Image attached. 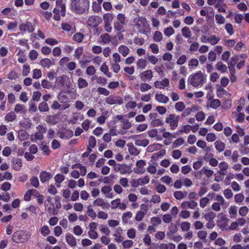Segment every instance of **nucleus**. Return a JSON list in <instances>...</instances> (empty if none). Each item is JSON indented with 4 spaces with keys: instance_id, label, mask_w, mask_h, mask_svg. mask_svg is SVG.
I'll list each match as a JSON object with an SVG mask.
<instances>
[{
    "instance_id": "1",
    "label": "nucleus",
    "mask_w": 249,
    "mask_h": 249,
    "mask_svg": "<svg viewBox=\"0 0 249 249\" xmlns=\"http://www.w3.org/2000/svg\"><path fill=\"white\" fill-rule=\"evenodd\" d=\"M89 0H71L70 9L76 14L82 15L89 11Z\"/></svg>"
},
{
    "instance_id": "2",
    "label": "nucleus",
    "mask_w": 249,
    "mask_h": 249,
    "mask_svg": "<svg viewBox=\"0 0 249 249\" xmlns=\"http://www.w3.org/2000/svg\"><path fill=\"white\" fill-rule=\"evenodd\" d=\"M206 80V75L199 71L195 74L190 75L188 82L193 87H197L203 85Z\"/></svg>"
},
{
    "instance_id": "3",
    "label": "nucleus",
    "mask_w": 249,
    "mask_h": 249,
    "mask_svg": "<svg viewBox=\"0 0 249 249\" xmlns=\"http://www.w3.org/2000/svg\"><path fill=\"white\" fill-rule=\"evenodd\" d=\"M30 238V234L24 231H19L14 232L12 235V240L16 243H22Z\"/></svg>"
},
{
    "instance_id": "4",
    "label": "nucleus",
    "mask_w": 249,
    "mask_h": 249,
    "mask_svg": "<svg viewBox=\"0 0 249 249\" xmlns=\"http://www.w3.org/2000/svg\"><path fill=\"white\" fill-rule=\"evenodd\" d=\"M125 17L123 14H119L117 16V21L114 22V27L116 31L121 32L124 31L125 25Z\"/></svg>"
},
{
    "instance_id": "5",
    "label": "nucleus",
    "mask_w": 249,
    "mask_h": 249,
    "mask_svg": "<svg viewBox=\"0 0 249 249\" xmlns=\"http://www.w3.org/2000/svg\"><path fill=\"white\" fill-rule=\"evenodd\" d=\"M135 25L138 31L141 33H145L149 30L146 19L143 17L139 18Z\"/></svg>"
},
{
    "instance_id": "6",
    "label": "nucleus",
    "mask_w": 249,
    "mask_h": 249,
    "mask_svg": "<svg viewBox=\"0 0 249 249\" xmlns=\"http://www.w3.org/2000/svg\"><path fill=\"white\" fill-rule=\"evenodd\" d=\"M37 131L34 135H31L30 139L32 142L37 140H42L44 138L43 134L47 132V128L42 125H38L36 127Z\"/></svg>"
},
{
    "instance_id": "7",
    "label": "nucleus",
    "mask_w": 249,
    "mask_h": 249,
    "mask_svg": "<svg viewBox=\"0 0 249 249\" xmlns=\"http://www.w3.org/2000/svg\"><path fill=\"white\" fill-rule=\"evenodd\" d=\"M103 21L101 17L92 15L89 17L87 21V24L88 26L92 28L97 27Z\"/></svg>"
},
{
    "instance_id": "8",
    "label": "nucleus",
    "mask_w": 249,
    "mask_h": 249,
    "mask_svg": "<svg viewBox=\"0 0 249 249\" xmlns=\"http://www.w3.org/2000/svg\"><path fill=\"white\" fill-rule=\"evenodd\" d=\"M179 120V116H176L175 114H170L168 117L166 119L165 122L166 123L170 124L172 130H175L178 125Z\"/></svg>"
},
{
    "instance_id": "9",
    "label": "nucleus",
    "mask_w": 249,
    "mask_h": 249,
    "mask_svg": "<svg viewBox=\"0 0 249 249\" xmlns=\"http://www.w3.org/2000/svg\"><path fill=\"white\" fill-rule=\"evenodd\" d=\"M65 91H61L57 95V98L58 101L63 104V109H66L70 107V100L68 96L64 93Z\"/></svg>"
},
{
    "instance_id": "10",
    "label": "nucleus",
    "mask_w": 249,
    "mask_h": 249,
    "mask_svg": "<svg viewBox=\"0 0 249 249\" xmlns=\"http://www.w3.org/2000/svg\"><path fill=\"white\" fill-rule=\"evenodd\" d=\"M57 134L61 139L67 140L72 137L73 133L72 130L65 128L58 131Z\"/></svg>"
},
{
    "instance_id": "11",
    "label": "nucleus",
    "mask_w": 249,
    "mask_h": 249,
    "mask_svg": "<svg viewBox=\"0 0 249 249\" xmlns=\"http://www.w3.org/2000/svg\"><path fill=\"white\" fill-rule=\"evenodd\" d=\"M19 30L22 32H28L31 33L34 31L35 27L31 22L27 21L19 24Z\"/></svg>"
},
{
    "instance_id": "12",
    "label": "nucleus",
    "mask_w": 249,
    "mask_h": 249,
    "mask_svg": "<svg viewBox=\"0 0 249 249\" xmlns=\"http://www.w3.org/2000/svg\"><path fill=\"white\" fill-rule=\"evenodd\" d=\"M146 165V162L144 160H138L136 163V168H134V172L136 174H143L145 171L144 166Z\"/></svg>"
},
{
    "instance_id": "13",
    "label": "nucleus",
    "mask_w": 249,
    "mask_h": 249,
    "mask_svg": "<svg viewBox=\"0 0 249 249\" xmlns=\"http://www.w3.org/2000/svg\"><path fill=\"white\" fill-rule=\"evenodd\" d=\"M93 205L94 206H100L105 209H108L110 208V204L107 202H105L104 200L101 198H97L93 202Z\"/></svg>"
},
{
    "instance_id": "14",
    "label": "nucleus",
    "mask_w": 249,
    "mask_h": 249,
    "mask_svg": "<svg viewBox=\"0 0 249 249\" xmlns=\"http://www.w3.org/2000/svg\"><path fill=\"white\" fill-rule=\"evenodd\" d=\"M106 102L107 104L112 105L115 104L121 105L123 103V100L119 96H109L106 99Z\"/></svg>"
},
{
    "instance_id": "15",
    "label": "nucleus",
    "mask_w": 249,
    "mask_h": 249,
    "mask_svg": "<svg viewBox=\"0 0 249 249\" xmlns=\"http://www.w3.org/2000/svg\"><path fill=\"white\" fill-rule=\"evenodd\" d=\"M54 9H56L58 11L60 12L61 15L62 17L65 16L66 4L63 0H56V6Z\"/></svg>"
},
{
    "instance_id": "16",
    "label": "nucleus",
    "mask_w": 249,
    "mask_h": 249,
    "mask_svg": "<svg viewBox=\"0 0 249 249\" xmlns=\"http://www.w3.org/2000/svg\"><path fill=\"white\" fill-rule=\"evenodd\" d=\"M53 177V175L50 172L45 171H41L39 174V178L41 183L48 182Z\"/></svg>"
},
{
    "instance_id": "17",
    "label": "nucleus",
    "mask_w": 249,
    "mask_h": 249,
    "mask_svg": "<svg viewBox=\"0 0 249 249\" xmlns=\"http://www.w3.org/2000/svg\"><path fill=\"white\" fill-rule=\"evenodd\" d=\"M140 76L141 79L144 82L150 81L153 77V72L151 70H147L142 72Z\"/></svg>"
},
{
    "instance_id": "18",
    "label": "nucleus",
    "mask_w": 249,
    "mask_h": 249,
    "mask_svg": "<svg viewBox=\"0 0 249 249\" xmlns=\"http://www.w3.org/2000/svg\"><path fill=\"white\" fill-rule=\"evenodd\" d=\"M22 165V160L20 159L13 158L12 160V168L16 171H19Z\"/></svg>"
},
{
    "instance_id": "19",
    "label": "nucleus",
    "mask_w": 249,
    "mask_h": 249,
    "mask_svg": "<svg viewBox=\"0 0 249 249\" xmlns=\"http://www.w3.org/2000/svg\"><path fill=\"white\" fill-rule=\"evenodd\" d=\"M122 229L119 227L116 229L115 233L113 234V236L115 237L114 240L117 243H121L123 240L122 236Z\"/></svg>"
},
{
    "instance_id": "20",
    "label": "nucleus",
    "mask_w": 249,
    "mask_h": 249,
    "mask_svg": "<svg viewBox=\"0 0 249 249\" xmlns=\"http://www.w3.org/2000/svg\"><path fill=\"white\" fill-rule=\"evenodd\" d=\"M155 86L157 88L161 89L162 87H168L169 85V80L167 78H164L161 81H156L154 83Z\"/></svg>"
},
{
    "instance_id": "21",
    "label": "nucleus",
    "mask_w": 249,
    "mask_h": 249,
    "mask_svg": "<svg viewBox=\"0 0 249 249\" xmlns=\"http://www.w3.org/2000/svg\"><path fill=\"white\" fill-rule=\"evenodd\" d=\"M155 99L159 103L166 104L169 100V98L163 94H157L155 95Z\"/></svg>"
},
{
    "instance_id": "22",
    "label": "nucleus",
    "mask_w": 249,
    "mask_h": 249,
    "mask_svg": "<svg viewBox=\"0 0 249 249\" xmlns=\"http://www.w3.org/2000/svg\"><path fill=\"white\" fill-rule=\"evenodd\" d=\"M66 76L64 75L56 78L55 85L58 88H62L65 85Z\"/></svg>"
},
{
    "instance_id": "23",
    "label": "nucleus",
    "mask_w": 249,
    "mask_h": 249,
    "mask_svg": "<svg viewBox=\"0 0 249 249\" xmlns=\"http://www.w3.org/2000/svg\"><path fill=\"white\" fill-rule=\"evenodd\" d=\"M66 240L67 243L71 247H75L76 245L75 238L71 234L66 235Z\"/></svg>"
},
{
    "instance_id": "24",
    "label": "nucleus",
    "mask_w": 249,
    "mask_h": 249,
    "mask_svg": "<svg viewBox=\"0 0 249 249\" xmlns=\"http://www.w3.org/2000/svg\"><path fill=\"white\" fill-rule=\"evenodd\" d=\"M58 120V117L56 115H48L46 117L47 123L53 125L56 124Z\"/></svg>"
},
{
    "instance_id": "25",
    "label": "nucleus",
    "mask_w": 249,
    "mask_h": 249,
    "mask_svg": "<svg viewBox=\"0 0 249 249\" xmlns=\"http://www.w3.org/2000/svg\"><path fill=\"white\" fill-rule=\"evenodd\" d=\"M118 51L124 57H125L129 53L130 50L126 46L122 45L119 47Z\"/></svg>"
},
{
    "instance_id": "26",
    "label": "nucleus",
    "mask_w": 249,
    "mask_h": 249,
    "mask_svg": "<svg viewBox=\"0 0 249 249\" xmlns=\"http://www.w3.org/2000/svg\"><path fill=\"white\" fill-rule=\"evenodd\" d=\"M215 68L222 73H225L227 71V67L221 61L218 62L215 65Z\"/></svg>"
},
{
    "instance_id": "27",
    "label": "nucleus",
    "mask_w": 249,
    "mask_h": 249,
    "mask_svg": "<svg viewBox=\"0 0 249 249\" xmlns=\"http://www.w3.org/2000/svg\"><path fill=\"white\" fill-rule=\"evenodd\" d=\"M77 86L80 89L86 88L88 86V83L86 79L80 77L77 80Z\"/></svg>"
},
{
    "instance_id": "28",
    "label": "nucleus",
    "mask_w": 249,
    "mask_h": 249,
    "mask_svg": "<svg viewBox=\"0 0 249 249\" xmlns=\"http://www.w3.org/2000/svg\"><path fill=\"white\" fill-rule=\"evenodd\" d=\"M86 213L88 216L91 217L92 219H95L97 216V214L92 209L91 205H89L87 207Z\"/></svg>"
},
{
    "instance_id": "29",
    "label": "nucleus",
    "mask_w": 249,
    "mask_h": 249,
    "mask_svg": "<svg viewBox=\"0 0 249 249\" xmlns=\"http://www.w3.org/2000/svg\"><path fill=\"white\" fill-rule=\"evenodd\" d=\"M18 137L21 141L27 140L29 137V135L25 130H20L18 132Z\"/></svg>"
},
{
    "instance_id": "30",
    "label": "nucleus",
    "mask_w": 249,
    "mask_h": 249,
    "mask_svg": "<svg viewBox=\"0 0 249 249\" xmlns=\"http://www.w3.org/2000/svg\"><path fill=\"white\" fill-rule=\"evenodd\" d=\"M120 172L121 174H125L126 173H130L132 171L129 166L125 164H120Z\"/></svg>"
},
{
    "instance_id": "31",
    "label": "nucleus",
    "mask_w": 249,
    "mask_h": 249,
    "mask_svg": "<svg viewBox=\"0 0 249 249\" xmlns=\"http://www.w3.org/2000/svg\"><path fill=\"white\" fill-rule=\"evenodd\" d=\"M40 64L43 67L47 68L48 69H49L52 65H53V63L49 58H44L41 59L40 61Z\"/></svg>"
},
{
    "instance_id": "32",
    "label": "nucleus",
    "mask_w": 249,
    "mask_h": 249,
    "mask_svg": "<svg viewBox=\"0 0 249 249\" xmlns=\"http://www.w3.org/2000/svg\"><path fill=\"white\" fill-rule=\"evenodd\" d=\"M214 145L216 150L219 152H222L225 148V144L220 141H216L214 142Z\"/></svg>"
},
{
    "instance_id": "33",
    "label": "nucleus",
    "mask_w": 249,
    "mask_h": 249,
    "mask_svg": "<svg viewBox=\"0 0 249 249\" xmlns=\"http://www.w3.org/2000/svg\"><path fill=\"white\" fill-rule=\"evenodd\" d=\"M136 65L138 69L143 70L146 66V61L144 59H139L137 61Z\"/></svg>"
},
{
    "instance_id": "34",
    "label": "nucleus",
    "mask_w": 249,
    "mask_h": 249,
    "mask_svg": "<svg viewBox=\"0 0 249 249\" xmlns=\"http://www.w3.org/2000/svg\"><path fill=\"white\" fill-rule=\"evenodd\" d=\"M65 179V177L62 174H58L54 177V180L57 187H60V183Z\"/></svg>"
},
{
    "instance_id": "35",
    "label": "nucleus",
    "mask_w": 249,
    "mask_h": 249,
    "mask_svg": "<svg viewBox=\"0 0 249 249\" xmlns=\"http://www.w3.org/2000/svg\"><path fill=\"white\" fill-rule=\"evenodd\" d=\"M181 32L182 35L184 37L186 38H189L191 37L192 33L189 27L186 26L182 28Z\"/></svg>"
},
{
    "instance_id": "36",
    "label": "nucleus",
    "mask_w": 249,
    "mask_h": 249,
    "mask_svg": "<svg viewBox=\"0 0 249 249\" xmlns=\"http://www.w3.org/2000/svg\"><path fill=\"white\" fill-rule=\"evenodd\" d=\"M187 195V192L183 193L181 191H178L174 192V197L178 200H180L185 198Z\"/></svg>"
},
{
    "instance_id": "37",
    "label": "nucleus",
    "mask_w": 249,
    "mask_h": 249,
    "mask_svg": "<svg viewBox=\"0 0 249 249\" xmlns=\"http://www.w3.org/2000/svg\"><path fill=\"white\" fill-rule=\"evenodd\" d=\"M131 127V123L127 119H124L121 122V128L122 130H127Z\"/></svg>"
},
{
    "instance_id": "38",
    "label": "nucleus",
    "mask_w": 249,
    "mask_h": 249,
    "mask_svg": "<svg viewBox=\"0 0 249 249\" xmlns=\"http://www.w3.org/2000/svg\"><path fill=\"white\" fill-rule=\"evenodd\" d=\"M100 71L106 74L107 77H111L112 74L111 72L109 71V69L105 63H103L100 69Z\"/></svg>"
},
{
    "instance_id": "39",
    "label": "nucleus",
    "mask_w": 249,
    "mask_h": 249,
    "mask_svg": "<svg viewBox=\"0 0 249 249\" xmlns=\"http://www.w3.org/2000/svg\"><path fill=\"white\" fill-rule=\"evenodd\" d=\"M221 102L219 99H213L209 104V107L213 109H216L221 106Z\"/></svg>"
},
{
    "instance_id": "40",
    "label": "nucleus",
    "mask_w": 249,
    "mask_h": 249,
    "mask_svg": "<svg viewBox=\"0 0 249 249\" xmlns=\"http://www.w3.org/2000/svg\"><path fill=\"white\" fill-rule=\"evenodd\" d=\"M237 207L235 206H231L229 208V213L231 218H235L237 215Z\"/></svg>"
},
{
    "instance_id": "41",
    "label": "nucleus",
    "mask_w": 249,
    "mask_h": 249,
    "mask_svg": "<svg viewBox=\"0 0 249 249\" xmlns=\"http://www.w3.org/2000/svg\"><path fill=\"white\" fill-rule=\"evenodd\" d=\"M38 109L40 112H46L49 109L48 104L45 102H41L38 106Z\"/></svg>"
},
{
    "instance_id": "42",
    "label": "nucleus",
    "mask_w": 249,
    "mask_h": 249,
    "mask_svg": "<svg viewBox=\"0 0 249 249\" xmlns=\"http://www.w3.org/2000/svg\"><path fill=\"white\" fill-rule=\"evenodd\" d=\"M208 39V43H210L212 45H214L218 43L220 38L217 37L215 35H212L209 37Z\"/></svg>"
},
{
    "instance_id": "43",
    "label": "nucleus",
    "mask_w": 249,
    "mask_h": 249,
    "mask_svg": "<svg viewBox=\"0 0 249 249\" xmlns=\"http://www.w3.org/2000/svg\"><path fill=\"white\" fill-rule=\"evenodd\" d=\"M200 174H205L208 178L212 177L213 174V171L210 169H208L206 167H204L199 171Z\"/></svg>"
},
{
    "instance_id": "44",
    "label": "nucleus",
    "mask_w": 249,
    "mask_h": 249,
    "mask_svg": "<svg viewBox=\"0 0 249 249\" xmlns=\"http://www.w3.org/2000/svg\"><path fill=\"white\" fill-rule=\"evenodd\" d=\"M135 144L138 146H146L149 144V140L147 139L136 140Z\"/></svg>"
},
{
    "instance_id": "45",
    "label": "nucleus",
    "mask_w": 249,
    "mask_h": 249,
    "mask_svg": "<svg viewBox=\"0 0 249 249\" xmlns=\"http://www.w3.org/2000/svg\"><path fill=\"white\" fill-rule=\"evenodd\" d=\"M227 91L221 86H219L216 89V94L218 97L221 98L227 94Z\"/></svg>"
},
{
    "instance_id": "46",
    "label": "nucleus",
    "mask_w": 249,
    "mask_h": 249,
    "mask_svg": "<svg viewBox=\"0 0 249 249\" xmlns=\"http://www.w3.org/2000/svg\"><path fill=\"white\" fill-rule=\"evenodd\" d=\"M16 118V115L14 112H10L5 116V119L8 122H13Z\"/></svg>"
},
{
    "instance_id": "47",
    "label": "nucleus",
    "mask_w": 249,
    "mask_h": 249,
    "mask_svg": "<svg viewBox=\"0 0 249 249\" xmlns=\"http://www.w3.org/2000/svg\"><path fill=\"white\" fill-rule=\"evenodd\" d=\"M175 108L176 110L181 112L185 109V106L183 102H178L176 103L175 105Z\"/></svg>"
},
{
    "instance_id": "48",
    "label": "nucleus",
    "mask_w": 249,
    "mask_h": 249,
    "mask_svg": "<svg viewBox=\"0 0 249 249\" xmlns=\"http://www.w3.org/2000/svg\"><path fill=\"white\" fill-rule=\"evenodd\" d=\"M102 42L104 44L109 43L110 41L111 37L109 34L105 33L102 34L100 36Z\"/></svg>"
},
{
    "instance_id": "49",
    "label": "nucleus",
    "mask_w": 249,
    "mask_h": 249,
    "mask_svg": "<svg viewBox=\"0 0 249 249\" xmlns=\"http://www.w3.org/2000/svg\"><path fill=\"white\" fill-rule=\"evenodd\" d=\"M99 231L102 233L108 236L110 233V231L108 227L104 225H101L99 228Z\"/></svg>"
},
{
    "instance_id": "50",
    "label": "nucleus",
    "mask_w": 249,
    "mask_h": 249,
    "mask_svg": "<svg viewBox=\"0 0 249 249\" xmlns=\"http://www.w3.org/2000/svg\"><path fill=\"white\" fill-rule=\"evenodd\" d=\"M84 38L83 35L81 33H75L73 36V39L77 42H81Z\"/></svg>"
},
{
    "instance_id": "51",
    "label": "nucleus",
    "mask_w": 249,
    "mask_h": 249,
    "mask_svg": "<svg viewBox=\"0 0 249 249\" xmlns=\"http://www.w3.org/2000/svg\"><path fill=\"white\" fill-rule=\"evenodd\" d=\"M104 23H111L113 19V16L111 14L107 13L103 16Z\"/></svg>"
},
{
    "instance_id": "52",
    "label": "nucleus",
    "mask_w": 249,
    "mask_h": 249,
    "mask_svg": "<svg viewBox=\"0 0 249 249\" xmlns=\"http://www.w3.org/2000/svg\"><path fill=\"white\" fill-rule=\"evenodd\" d=\"M132 213L130 212L124 213L122 215L123 221L125 223H127L128 220L132 217Z\"/></svg>"
},
{
    "instance_id": "53",
    "label": "nucleus",
    "mask_w": 249,
    "mask_h": 249,
    "mask_svg": "<svg viewBox=\"0 0 249 249\" xmlns=\"http://www.w3.org/2000/svg\"><path fill=\"white\" fill-rule=\"evenodd\" d=\"M25 107L24 105L17 104L16 105L14 110L17 113H22L25 111Z\"/></svg>"
},
{
    "instance_id": "54",
    "label": "nucleus",
    "mask_w": 249,
    "mask_h": 249,
    "mask_svg": "<svg viewBox=\"0 0 249 249\" xmlns=\"http://www.w3.org/2000/svg\"><path fill=\"white\" fill-rule=\"evenodd\" d=\"M138 181L139 185H143L149 183V178L147 176H145L143 178H139Z\"/></svg>"
},
{
    "instance_id": "55",
    "label": "nucleus",
    "mask_w": 249,
    "mask_h": 249,
    "mask_svg": "<svg viewBox=\"0 0 249 249\" xmlns=\"http://www.w3.org/2000/svg\"><path fill=\"white\" fill-rule=\"evenodd\" d=\"M225 28L227 32L230 35H232L234 34V32L233 29V26L230 23H226L225 26Z\"/></svg>"
},
{
    "instance_id": "56",
    "label": "nucleus",
    "mask_w": 249,
    "mask_h": 249,
    "mask_svg": "<svg viewBox=\"0 0 249 249\" xmlns=\"http://www.w3.org/2000/svg\"><path fill=\"white\" fill-rule=\"evenodd\" d=\"M83 52V47H79L77 48L76 50L75 51L74 53V57L78 60H79L80 58V56H81Z\"/></svg>"
},
{
    "instance_id": "57",
    "label": "nucleus",
    "mask_w": 249,
    "mask_h": 249,
    "mask_svg": "<svg viewBox=\"0 0 249 249\" xmlns=\"http://www.w3.org/2000/svg\"><path fill=\"white\" fill-rule=\"evenodd\" d=\"M153 37L155 41L160 42L162 39V35L160 31H156Z\"/></svg>"
},
{
    "instance_id": "58",
    "label": "nucleus",
    "mask_w": 249,
    "mask_h": 249,
    "mask_svg": "<svg viewBox=\"0 0 249 249\" xmlns=\"http://www.w3.org/2000/svg\"><path fill=\"white\" fill-rule=\"evenodd\" d=\"M151 224L155 226H157L160 225L161 223V220L159 217H153L151 218Z\"/></svg>"
},
{
    "instance_id": "59",
    "label": "nucleus",
    "mask_w": 249,
    "mask_h": 249,
    "mask_svg": "<svg viewBox=\"0 0 249 249\" xmlns=\"http://www.w3.org/2000/svg\"><path fill=\"white\" fill-rule=\"evenodd\" d=\"M42 76V72L40 70L35 69L33 71V79H38Z\"/></svg>"
},
{
    "instance_id": "60",
    "label": "nucleus",
    "mask_w": 249,
    "mask_h": 249,
    "mask_svg": "<svg viewBox=\"0 0 249 249\" xmlns=\"http://www.w3.org/2000/svg\"><path fill=\"white\" fill-rule=\"evenodd\" d=\"M30 182L31 185L35 188L38 187L39 185L38 179L36 177H33L31 178L30 179Z\"/></svg>"
},
{
    "instance_id": "61",
    "label": "nucleus",
    "mask_w": 249,
    "mask_h": 249,
    "mask_svg": "<svg viewBox=\"0 0 249 249\" xmlns=\"http://www.w3.org/2000/svg\"><path fill=\"white\" fill-rule=\"evenodd\" d=\"M18 78L17 72L14 70L11 71L7 75V78L10 80H16Z\"/></svg>"
},
{
    "instance_id": "62",
    "label": "nucleus",
    "mask_w": 249,
    "mask_h": 249,
    "mask_svg": "<svg viewBox=\"0 0 249 249\" xmlns=\"http://www.w3.org/2000/svg\"><path fill=\"white\" fill-rule=\"evenodd\" d=\"M249 212V209L246 206L241 207L239 210V213L242 216H246Z\"/></svg>"
},
{
    "instance_id": "63",
    "label": "nucleus",
    "mask_w": 249,
    "mask_h": 249,
    "mask_svg": "<svg viewBox=\"0 0 249 249\" xmlns=\"http://www.w3.org/2000/svg\"><path fill=\"white\" fill-rule=\"evenodd\" d=\"M92 9L94 12H99L101 10V5L96 1H93L92 3Z\"/></svg>"
},
{
    "instance_id": "64",
    "label": "nucleus",
    "mask_w": 249,
    "mask_h": 249,
    "mask_svg": "<svg viewBox=\"0 0 249 249\" xmlns=\"http://www.w3.org/2000/svg\"><path fill=\"white\" fill-rule=\"evenodd\" d=\"M151 89V86L148 84L143 83L141 84L140 90L142 92L146 91Z\"/></svg>"
}]
</instances>
